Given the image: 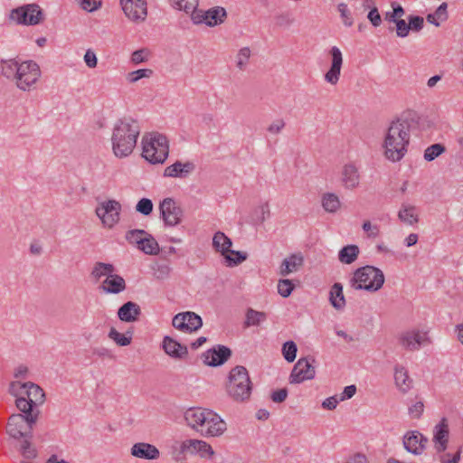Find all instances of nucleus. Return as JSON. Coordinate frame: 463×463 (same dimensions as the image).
Wrapping results in <instances>:
<instances>
[{"label":"nucleus","instance_id":"1","mask_svg":"<svg viewBox=\"0 0 463 463\" xmlns=\"http://www.w3.org/2000/svg\"><path fill=\"white\" fill-rule=\"evenodd\" d=\"M411 122L405 118L392 120L387 128L383 143L384 157L400 162L407 154L411 140Z\"/></svg>","mask_w":463,"mask_h":463},{"label":"nucleus","instance_id":"2","mask_svg":"<svg viewBox=\"0 0 463 463\" xmlns=\"http://www.w3.org/2000/svg\"><path fill=\"white\" fill-rule=\"evenodd\" d=\"M140 132L139 122L133 118L124 117L117 120L110 138L114 156L118 158L130 156L137 146Z\"/></svg>","mask_w":463,"mask_h":463},{"label":"nucleus","instance_id":"3","mask_svg":"<svg viewBox=\"0 0 463 463\" xmlns=\"http://www.w3.org/2000/svg\"><path fill=\"white\" fill-rule=\"evenodd\" d=\"M15 405L21 413L12 414L6 425V432L14 439L33 438V430L40 417L41 411L32 410L24 398L17 397Z\"/></svg>","mask_w":463,"mask_h":463},{"label":"nucleus","instance_id":"4","mask_svg":"<svg viewBox=\"0 0 463 463\" xmlns=\"http://www.w3.org/2000/svg\"><path fill=\"white\" fill-rule=\"evenodd\" d=\"M184 420L189 427L206 437L222 435L226 423L214 411L203 408H190L184 412Z\"/></svg>","mask_w":463,"mask_h":463},{"label":"nucleus","instance_id":"5","mask_svg":"<svg viewBox=\"0 0 463 463\" xmlns=\"http://www.w3.org/2000/svg\"><path fill=\"white\" fill-rule=\"evenodd\" d=\"M226 391L231 399L237 402L250 400L252 392V383L248 370L241 365L232 368L229 373Z\"/></svg>","mask_w":463,"mask_h":463},{"label":"nucleus","instance_id":"6","mask_svg":"<svg viewBox=\"0 0 463 463\" xmlns=\"http://www.w3.org/2000/svg\"><path fill=\"white\" fill-rule=\"evenodd\" d=\"M350 286L355 290L378 291L384 283L383 272L373 266L366 265L357 269L349 280Z\"/></svg>","mask_w":463,"mask_h":463},{"label":"nucleus","instance_id":"7","mask_svg":"<svg viewBox=\"0 0 463 463\" xmlns=\"http://www.w3.org/2000/svg\"><path fill=\"white\" fill-rule=\"evenodd\" d=\"M142 156L151 164H163L168 156L166 137L159 133H147L142 137Z\"/></svg>","mask_w":463,"mask_h":463},{"label":"nucleus","instance_id":"8","mask_svg":"<svg viewBox=\"0 0 463 463\" xmlns=\"http://www.w3.org/2000/svg\"><path fill=\"white\" fill-rule=\"evenodd\" d=\"M41 77L39 65L33 61H25L20 63L19 71L14 85L23 91H30Z\"/></svg>","mask_w":463,"mask_h":463},{"label":"nucleus","instance_id":"9","mask_svg":"<svg viewBox=\"0 0 463 463\" xmlns=\"http://www.w3.org/2000/svg\"><path fill=\"white\" fill-rule=\"evenodd\" d=\"M121 203L114 199L103 201L98 204L95 213L105 228L112 229L120 221Z\"/></svg>","mask_w":463,"mask_h":463},{"label":"nucleus","instance_id":"10","mask_svg":"<svg viewBox=\"0 0 463 463\" xmlns=\"http://www.w3.org/2000/svg\"><path fill=\"white\" fill-rule=\"evenodd\" d=\"M10 19L17 24L36 25L43 21L44 16L37 4H28L13 9Z\"/></svg>","mask_w":463,"mask_h":463},{"label":"nucleus","instance_id":"11","mask_svg":"<svg viewBox=\"0 0 463 463\" xmlns=\"http://www.w3.org/2000/svg\"><path fill=\"white\" fill-rule=\"evenodd\" d=\"M399 345L408 351L420 350L422 345L431 343L428 331L412 328L402 332L398 336Z\"/></svg>","mask_w":463,"mask_h":463},{"label":"nucleus","instance_id":"12","mask_svg":"<svg viewBox=\"0 0 463 463\" xmlns=\"http://www.w3.org/2000/svg\"><path fill=\"white\" fill-rule=\"evenodd\" d=\"M316 359L312 356L298 359L289 376L290 383H300L312 380L316 375Z\"/></svg>","mask_w":463,"mask_h":463},{"label":"nucleus","instance_id":"13","mask_svg":"<svg viewBox=\"0 0 463 463\" xmlns=\"http://www.w3.org/2000/svg\"><path fill=\"white\" fill-rule=\"evenodd\" d=\"M226 11L224 8L216 6L207 11L198 10L197 8L191 15L192 21L196 24H205L208 26H215L224 22L226 18Z\"/></svg>","mask_w":463,"mask_h":463},{"label":"nucleus","instance_id":"14","mask_svg":"<svg viewBox=\"0 0 463 463\" xmlns=\"http://www.w3.org/2000/svg\"><path fill=\"white\" fill-rule=\"evenodd\" d=\"M160 214L168 226L179 224L183 217V210L173 198H165L159 204Z\"/></svg>","mask_w":463,"mask_h":463},{"label":"nucleus","instance_id":"15","mask_svg":"<svg viewBox=\"0 0 463 463\" xmlns=\"http://www.w3.org/2000/svg\"><path fill=\"white\" fill-rule=\"evenodd\" d=\"M125 15L132 22H144L147 15L146 0H119Z\"/></svg>","mask_w":463,"mask_h":463},{"label":"nucleus","instance_id":"16","mask_svg":"<svg viewBox=\"0 0 463 463\" xmlns=\"http://www.w3.org/2000/svg\"><path fill=\"white\" fill-rule=\"evenodd\" d=\"M172 324L180 331L192 333L202 327L203 321L201 317L194 312H184L175 315Z\"/></svg>","mask_w":463,"mask_h":463},{"label":"nucleus","instance_id":"17","mask_svg":"<svg viewBox=\"0 0 463 463\" xmlns=\"http://www.w3.org/2000/svg\"><path fill=\"white\" fill-rule=\"evenodd\" d=\"M329 55L331 58L330 67L325 74V80L331 85H336L340 79L344 62L343 53L337 46H333L329 50Z\"/></svg>","mask_w":463,"mask_h":463},{"label":"nucleus","instance_id":"18","mask_svg":"<svg viewBox=\"0 0 463 463\" xmlns=\"http://www.w3.org/2000/svg\"><path fill=\"white\" fill-rule=\"evenodd\" d=\"M427 442L428 439L417 430L408 431L403 436L404 449L413 455L422 454L426 448Z\"/></svg>","mask_w":463,"mask_h":463},{"label":"nucleus","instance_id":"19","mask_svg":"<svg viewBox=\"0 0 463 463\" xmlns=\"http://www.w3.org/2000/svg\"><path fill=\"white\" fill-rule=\"evenodd\" d=\"M232 355L229 347L218 345L203 353V362L209 366H219L223 364Z\"/></svg>","mask_w":463,"mask_h":463},{"label":"nucleus","instance_id":"20","mask_svg":"<svg viewBox=\"0 0 463 463\" xmlns=\"http://www.w3.org/2000/svg\"><path fill=\"white\" fill-rule=\"evenodd\" d=\"M361 175L354 163L345 164L341 170L340 181L347 190H354L360 185Z\"/></svg>","mask_w":463,"mask_h":463},{"label":"nucleus","instance_id":"21","mask_svg":"<svg viewBox=\"0 0 463 463\" xmlns=\"http://www.w3.org/2000/svg\"><path fill=\"white\" fill-rule=\"evenodd\" d=\"M449 424L447 419L443 418L439 424H437L433 430V442L435 449L438 453L444 452L448 448L449 443Z\"/></svg>","mask_w":463,"mask_h":463},{"label":"nucleus","instance_id":"22","mask_svg":"<svg viewBox=\"0 0 463 463\" xmlns=\"http://www.w3.org/2000/svg\"><path fill=\"white\" fill-rule=\"evenodd\" d=\"M195 170L194 163L191 161H176L165 167L164 176L173 178H186Z\"/></svg>","mask_w":463,"mask_h":463},{"label":"nucleus","instance_id":"23","mask_svg":"<svg viewBox=\"0 0 463 463\" xmlns=\"http://www.w3.org/2000/svg\"><path fill=\"white\" fill-rule=\"evenodd\" d=\"M24 393L27 396L26 398L23 397L24 400L31 405L32 410L40 411L38 405L43 404L45 400L43 390L32 382L24 383Z\"/></svg>","mask_w":463,"mask_h":463},{"label":"nucleus","instance_id":"24","mask_svg":"<svg viewBox=\"0 0 463 463\" xmlns=\"http://www.w3.org/2000/svg\"><path fill=\"white\" fill-rule=\"evenodd\" d=\"M130 453L133 457L146 460H156L160 457L158 449L150 443L137 442L131 447Z\"/></svg>","mask_w":463,"mask_h":463},{"label":"nucleus","instance_id":"25","mask_svg":"<svg viewBox=\"0 0 463 463\" xmlns=\"http://www.w3.org/2000/svg\"><path fill=\"white\" fill-rule=\"evenodd\" d=\"M127 288L126 281L123 277L118 274L112 273L109 278H106L99 289L107 294H119Z\"/></svg>","mask_w":463,"mask_h":463},{"label":"nucleus","instance_id":"26","mask_svg":"<svg viewBox=\"0 0 463 463\" xmlns=\"http://www.w3.org/2000/svg\"><path fill=\"white\" fill-rule=\"evenodd\" d=\"M162 347L166 354L174 359H184L188 354V350L185 345H181L170 336H165L162 343Z\"/></svg>","mask_w":463,"mask_h":463},{"label":"nucleus","instance_id":"27","mask_svg":"<svg viewBox=\"0 0 463 463\" xmlns=\"http://www.w3.org/2000/svg\"><path fill=\"white\" fill-rule=\"evenodd\" d=\"M141 308L138 304L133 301L124 303L118 310L119 320L126 323H133L139 319Z\"/></svg>","mask_w":463,"mask_h":463},{"label":"nucleus","instance_id":"28","mask_svg":"<svg viewBox=\"0 0 463 463\" xmlns=\"http://www.w3.org/2000/svg\"><path fill=\"white\" fill-rule=\"evenodd\" d=\"M398 219L404 224L413 226L419 222V211L416 206L403 203L398 212Z\"/></svg>","mask_w":463,"mask_h":463},{"label":"nucleus","instance_id":"29","mask_svg":"<svg viewBox=\"0 0 463 463\" xmlns=\"http://www.w3.org/2000/svg\"><path fill=\"white\" fill-rule=\"evenodd\" d=\"M303 264L304 259L301 254H291L283 260L279 267V274L286 277L291 273L297 272Z\"/></svg>","mask_w":463,"mask_h":463},{"label":"nucleus","instance_id":"30","mask_svg":"<svg viewBox=\"0 0 463 463\" xmlns=\"http://www.w3.org/2000/svg\"><path fill=\"white\" fill-rule=\"evenodd\" d=\"M394 381L397 388L403 393L409 392L412 387V380L408 374V371L402 365L394 367Z\"/></svg>","mask_w":463,"mask_h":463},{"label":"nucleus","instance_id":"31","mask_svg":"<svg viewBox=\"0 0 463 463\" xmlns=\"http://www.w3.org/2000/svg\"><path fill=\"white\" fill-rule=\"evenodd\" d=\"M187 445L188 452L191 454L198 453L202 458H211L214 454L211 445L203 440L187 439Z\"/></svg>","mask_w":463,"mask_h":463},{"label":"nucleus","instance_id":"32","mask_svg":"<svg viewBox=\"0 0 463 463\" xmlns=\"http://www.w3.org/2000/svg\"><path fill=\"white\" fill-rule=\"evenodd\" d=\"M20 63L14 59L1 60L0 61V71L1 75L7 80L14 82L17 73L19 71Z\"/></svg>","mask_w":463,"mask_h":463},{"label":"nucleus","instance_id":"33","mask_svg":"<svg viewBox=\"0 0 463 463\" xmlns=\"http://www.w3.org/2000/svg\"><path fill=\"white\" fill-rule=\"evenodd\" d=\"M116 270L113 264L98 261L94 264L90 272L93 280L99 281L101 278H109Z\"/></svg>","mask_w":463,"mask_h":463},{"label":"nucleus","instance_id":"34","mask_svg":"<svg viewBox=\"0 0 463 463\" xmlns=\"http://www.w3.org/2000/svg\"><path fill=\"white\" fill-rule=\"evenodd\" d=\"M187 439L182 442L175 440L169 447V453L176 463H183L185 460L184 453L188 452Z\"/></svg>","mask_w":463,"mask_h":463},{"label":"nucleus","instance_id":"35","mask_svg":"<svg viewBox=\"0 0 463 463\" xmlns=\"http://www.w3.org/2000/svg\"><path fill=\"white\" fill-rule=\"evenodd\" d=\"M232 242L223 232H217L213 238V246L215 250L221 252L224 257L230 251Z\"/></svg>","mask_w":463,"mask_h":463},{"label":"nucleus","instance_id":"36","mask_svg":"<svg viewBox=\"0 0 463 463\" xmlns=\"http://www.w3.org/2000/svg\"><path fill=\"white\" fill-rule=\"evenodd\" d=\"M331 305L337 310L343 309L345 306V299L343 294V286L341 283H335L330 289Z\"/></svg>","mask_w":463,"mask_h":463},{"label":"nucleus","instance_id":"37","mask_svg":"<svg viewBox=\"0 0 463 463\" xmlns=\"http://www.w3.org/2000/svg\"><path fill=\"white\" fill-rule=\"evenodd\" d=\"M359 252V248L356 245L345 246L339 250L338 260L342 263L351 264L357 260Z\"/></svg>","mask_w":463,"mask_h":463},{"label":"nucleus","instance_id":"38","mask_svg":"<svg viewBox=\"0 0 463 463\" xmlns=\"http://www.w3.org/2000/svg\"><path fill=\"white\" fill-rule=\"evenodd\" d=\"M109 338L113 340L118 346H128L131 344L133 338V332L127 331L124 334L119 333L116 328L111 327L109 335Z\"/></svg>","mask_w":463,"mask_h":463},{"label":"nucleus","instance_id":"39","mask_svg":"<svg viewBox=\"0 0 463 463\" xmlns=\"http://www.w3.org/2000/svg\"><path fill=\"white\" fill-rule=\"evenodd\" d=\"M447 8V3H442L434 13L427 15V22L435 26H439L442 22L448 19Z\"/></svg>","mask_w":463,"mask_h":463},{"label":"nucleus","instance_id":"40","mask_svg":"<svg viewBox=\"0 0 463 463\" xmlns=\"http://www.w3.org/2000/svg\"><path fill=\"white\" fill-rule=\"evenodd\" d=\"M322 206L327 213H335L341 206L339 197L334 193H326L322 197Z\"/></svg>","mask_w":463,"mask_h":463},{"label":"nucleus","instance_id":"41","mask_svg":"<svg viewBox=\"0 0 463 463\" xmlns=\"http://www.w3.org/2000/svg\"><path fill=\"white\" fill-rule=\"evenodd\" d=\"M137 248L148 255H156L159 252V245L157 241L148 233L146 234V237L141 241Z\"/></svg>","mask_w":463,"mask_h":463},{"label":"nucleus","instance_id":"42","mask_svg":"<svg viewBox=\"0 0 463 463\" xmlns=\"http://www.w3.org/2000/svg\"><path fill=\"white\" fill-rule=\"evenodd\" d=\"M251 51L249 47L241 48L235 56V64L239 71H244L250 62Z\"/></svg>","mask_w":463,"mask_h":463},{"label":"nucleus","instance_id":"43","mask_svg":"<svg viewBox=\"0 0 463 463\" xmlns=\"http://www.w3.org/2000/svg\"><path fill=\"white\" fill-rule=\"evenodd\" d=\"M172 7L192 15L198 6V0H169Z\"/></svg>","mask_w":463,"mask_h":463},{"label":"nucleus","instance_id":"44","mask_svg":"<svg viewBox=\"0 0 463 463\" xmlns=\"http://www.w3.org/2000/svg\"><path fill=\"white\" fill-rule=\"evenodd\" d=\"M266 319V314L264 312L256 311L252 308H249L246 313L245 324L247 326H258Z\"/></svg>","mask_w":463,"mask_h":463},{"label":"nucleus","instance_id":"45","mask_svg":"<svg viewBox=\"0 0 463 463\" xmlns=\"http://www.w3.org/2000/svg\"><path fill=\"white\" fill-rule=\"evenodd\" d=\"M445 151V146L441 144H433L428 146L424 151V159L428 162L433 161Z\"/></svg>","mask_w":463,"mask_h":463},{"label":"nucleus","instance_id":"46","mask_svg":"<svg viewBox=\"0 0 463 463\" xmlns=\"http://www.w3.org/2000/svg\"><path fill=\"white\" fill-rule=\"evenodd\" d=\"M298 347L295 342L287 341L282 346V354L286 361L292 363L296 359Z\"/></svg>","mask_w":463,"mask_h":463},{"label":"nucleus","instance_id":"47","mask_svg":"<svg viewBox=\"0 0 463 463\" xmlns=\"http://www.w3.org/2000/svg\"><path fill=\"white\" fill-rule=\"evenodd\" d=\"M152 74L153 71L150 69H139L128 72L126 78L129 83H136L143 78H150Z\"/></svg>","mask_w":463,"mask_h":463},{"label":"nucleus","instance_id":"48","mask_svg":"<svg viewBox=\"0 0 463 463\" xmlns=\"http://www.w3.org/2000/svg\"><path fill=\"white\" fill-rule=\"evenodd\" d=\"M146 232L144 230H130L126 233V240L130 244L139 245L141 241L146 237Z\"/></svg>","mask_w":463,"mask_h":463},{"label":"nucleus","instance_id":"49","mask_svg":"<svg viewBox=\"0 0 463 463\" xmlns=\"http://www.w3.org/2000/svg\"><path fill=\"white\" fill-rule=\"evenodd\" d=\"M337 10L340 13V16H341L343 24L346 27H351L354 24V19L351 15V13L348 9L347 5L345 3L338 4Z\"/></svg>","mask_w":463,"mask_h":463},{"label":"nucleus","instance_id":"50","mask_svg":"<svg viewBox=\"0 0 463 463\" xmlns=\"http://www.w3.org/2000/svg\"><path fill=\"white\" fill-rule=\"evenodd\" d=\"M293 290H294V285L290 279H284L279 280L278 292L281 297H283V298L289 297Z\"/></svg>","mask_w":463,"mask_h":463},{"label":"nucleus","instance_id":"51","mask_svg":"<svg viewBox=\"0 0 463 463\" xmlns=\"http://www.w3.org/2000/svg\"><path fill=\"white\" fill-rule=\"evenodd\" d=\"M153 203L148 198L140 199L136 205V211L146 216L153 212Z\"/></svg>","mask_w":463,"mask_h":463},{"label":"nucleus","instance_id":"52","mask_svg":"<svg viewBox=\"0 0 463 463\" xmlns=\"http://www.w3.org/2000/svg\"><path fill=\"white\" fill-rule=\"evenodd\" d=\"M29 439V438H25V439L23 441L21 445V452L24 458L32 459L36 458L37 451L33 447H32Z\"/></svg>","mask_w":463,"mask_h":463},{"label":"nucleus","instance_id":"53","mask_svg":"<svg viewBox=\"0 0 463 463\" xmlns=\"http://www.w3.org/2000/svg\"><path fill=\"white\" fill-rule=\"evenodd\" d=\"M155 276L157 279H165L169 278L172 268L167 263L157 264L155 268Z\"/></svg>","mask_w":463,"mask_h":463},{"label":"nucleus","instance_id":"54","mask_svg":"<svg viewBox=\"0 0 463 463\" xmlns=\"http://www.w3.org/2000/svg\"><path fill=\"white\" fill-rule=\"evenodd\" d=\"M255 214L259 222L262 223L270 216L269 203H263L255 209Z\"/></svg>","mask_w":463,"mask_h":463},{"label":"nucleus","instance_id":"55","mask_svg":"<svg viewBox=\"0 0 463 463\" xmlns=\"http://www.w3.org/2000/svg\"><path fill=\"white\" fill-rule=\"evenodd\" d=\"M80 7L87 12H93L101 6V0H77Z\"/></svg>","mask_w":463,"mask_h":463},{"label":"nucleus","instance_id":"56","mask_svg":"<svg viewBox=\"0 0 463 463\" xmlns=\"http://www.w3.org/2000/svg\"><path fill=\"white\" fill-rule=\"evenodd\" d=\"M410 30L420 32L424 26V19L419 15H410L408 17Z\"/></svg>","mask_w":463,"mask_h":463},{"label":"nucleus","instance_id":"57","mask_svg":"<svg viewBox=\"0 0 463 463\" xmlns=\"http://www.w3.org/2000/svg\"><path fill=\"white\" fill-rule=\"evenodd\" d=\"M228 253H231V254H233L236 256V258L233 259V258H231L228 254L225 255V259L229 262L230 266L238 265L247 259V254L243 253L241 251H236V250H230V251Z\"/></svg>","mask_w":463,"mask_h":463},{"label":"nucleus","instance_id":"58","mask_svg":"<svg viewBox=\"0 0 463 463\" xmlns=\"http://www.w3.org/2000/svg\"><path fill=\"white\" fill-rule=\"evenodd\" d=\"M362 228L365 232H367V236L369 238H376L380 234L379 226L372 224L370 221L364 222Z\"/></svg>","mask_w":463,"mask_h":463},{"label":"nucleus","instance_id":"59","mask_svg":"<svg viewBox=\"0 0 463 463\" xmlns=\"http://www.w3.org/2000/svg\"><path fill=\"white\" fill-rule=\"evenodd\" d=\"M396 34L398 37L404 38L408 36L410 33V25L407 24L405 20L399 19L396 23Z\"/></svg>","mask_w":463,"mask_h":463},{"label":"nucleus","instance_id":"60","mask_svg":"<svg viewBox=\"0 0 463 463\" xmlns=\"http://www.w3.org/2000/svg\"><path fill=\"white\" fill-rule=\"evenodd\" d=\"M275 19L279 26H290L294 23V18L288 12L277 14Z\"/></svg>","mask_w":463,"mask_h":463},{"label":"nucleus","instance_id":"61","mask_svg":"<svg viewBox=\"0 0 463 463\" xmlns=\"http://www.w3.org/2000/svg\"><path fill=\"white\" fill-rule=\"evenodd\" d=\"M83 59H84L86 65L89 68L93 69V68L97 67L98 59H97L96 53L92 50H90V49L87 50L84 54Z\"/></svg>","mask_w":463,"mask_h":463},{"label":"nucleus","instance_id":"62","mask_svg":"<svg viewBox=\"0 0 463 463\" xmlns=\"http://www.w3.org/2000/svg\"><path fill=\"white\" fill-rule=\"evenodd\" d=\"M367 18L374 27H378L382 24V17L375 6L369 11Z\"/></svg>","mask_w":463,"mask_h":463},{"label":"nucleus","instance_id":"63","mask_svg":"<svg viewBox=\"0 0 463 463\" xmlns=\"http://www.w3.org/2000/svg\"><path fill=\"white\" fill-rule=\"evenodd\" d=\"M339 402H341L340 398L336 395L330 396L323 401L322 408L329 411L335 410Z\"/></svg>","mask_w":463,"mask_h":463},{"label":"nucleus","instance_id":"64","mask_svg":"<svg viewBox=\"0 0 463 463\" xmlns=\"http://www.w3.org/2000/svg\"><path fill=\"white\" fill-rule=\"evenodd\" d=\"M461 450L458 449L455 455L451 457L449 453L443 454L440 456L439 460L441 463H458L460 460Z\"/></svg>","mask_w":463,"mask_h":463}]
</instances>
